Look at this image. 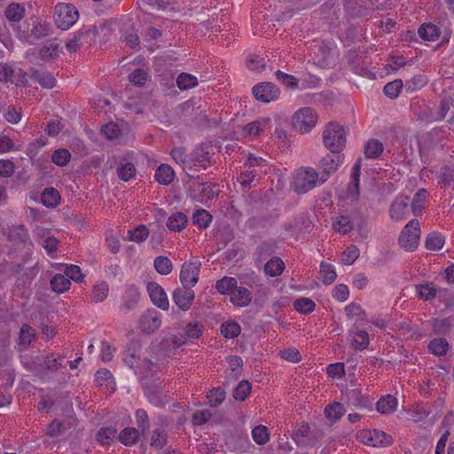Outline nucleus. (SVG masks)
Segmentation results:
<instances>
[{"label": "nucleus", "mask_w": 454, "mask_h": 454, "mask_svg": "<svg viewBox=\"0 0 454 454\" xmlns=\"http://www.w3.org/2000/svg\"><path fill=\"white\" fill-rule=\"evenodd\" d=\"M346 136L347 132L343 126L331 121L323 131L324 145L332 153H340L346 145Z\"/></svg>", "instance_id": "f257e3e1"}, {"label": "nucleus", "mask_w": 454, "mask_h": 454, "mask_svg": "<svg viewBox=\"0 0 454 454\" xmlns=\"http://www.w3.org/2000/svg\"><path fill=\"white\" fill-rule=\"evenodd\" d=\"M320 181L318 173L310 167L299 168L294 177V190L297 193H306Z\"/></svg>", "instance_id": "f03ea898"}, {"label": "nucleus", "mask_w": 454, "mask_h": 454, "mask_svg": "<svg viewBox=\"0 0 454 454\" xmlns=\"http://www.w3.org/2000/svg\"><path fill=\"white\" fill-rule=\"evenodd\" d=\"M78 17V11L73 4H59L55 6L54 21L57 27L62 30H67L72 27Z\"/></svg>", "instance_id": "7ed1b4c3"}, {"label": "nucleus", "mask_w": 454, "mask_h": 454, "mask_svg": "<svg viewBox=\"0 0 454 454\" xmlns=\"http://www.w3.org/2000/svg\"><path fill=\"white\" fill-rule=\"evenodd\" d=\"M419 237V223L417 219H412L401 231L398 241L400 246L406 251H413L418 247Z\"/></svg>", "instance_id": "20e7f679"}, {"label": "nucleus", "mask_w": 454, "mask_h": 454, "mask_svg": "<svg viewBox=\"0 0 454 454\" xmlns=\"http://www.w3.org/2000/svg\"><path fill=\"white\" fill-rule=\"evenodd\" d=\"M317 121L316 112L310 107H304L298 110L293 119V124L296 130L301 133H308L315 127Z\"/></svg>", "instance_id": "39448f33"}, {"label": "nucleus", "mask_w": 454, "mask_h": 454, "mask_svg": "<svg viewBox=\"0 0 454 454\" xmlns=\"http://www.w3.org/2000/svg\"><path fill=\"white\" fill-rule=\"evenodd\" d=\"M200 262L190 261L183 263L180 270V281L185 287H193L199 281Z\"/></svg>", "instance_id": "423d86ee"}, {"label": "nucleus", "mask_w": 454, "mask_h": 454, "mask_svg": "<svg viewBox=\"0 0 454 454\" xmlns=\"http://www.w3.org/2000/svg\"><path fill=\"white\" fill-rule=\"evenodd\" d=\"M161 325L160 313L156 309H147L138 320V327L143 333L151 334Z\"/></svg>", "instance_id": "0eeeda50"}, {"label": "nucleus", "mask_w": 454, "mask_h": 454, "mask_svg": "<svg viewBox=\"0 0 454 454\" xmlns=\"http://www.w3.org/2000/svg\"><path fill=\"white\" fill-rule=\"evenodd\" d=\"M212 150L213 147L209 144L203 143L197 146L190 154L191 168L198 166L206 168L210 166L212 164Z\"/></svg>", "instance_id": "6e6552de"}, {"label": "nucleus", "mask_w": 454, "mask_h": 454, "mask_svg": "<svg viewBox=\"0 0 454 454\" xmlns=\"http://www.w3.org/2000/svg\"><path fill=\"white\" fill-rule=\"evenodd\" d=\"M342 160L343 156L339 153L326 154L320 160L318 168L321 170V184L326 182L329 176L338 169Z\"/></svg>", "instance_id": "1a4fd4ad"}, {"label": "nucleus", "mask_w": 454, "mask_h": 454, "mask_svg": "<svg viewBox=\"0 0 454 454\" xmlns=\"http://www.w3.org/2000/svg\"><path fill=\"white\" fill-rule=\"evenodd\" d=\"M192 288L182 286L176 288L172 294L173 301L182 311L189 310L193 303L195 293Z\"/></svg>", "instance_id": "9d476101"}, {"label": "nucleus", "mask_w": 454, "mask_h": 454, "mask_svg": "<svg viewBox=\"0 0 454 454\" xmlns=\"http://www.w3.org/2000/svg\"><path fill=\"white\" fill-rule=\"evenodd\" d=\"M253 95L254 98L263 103H269L278 98L279 90L271 82H261L253 88Z\"/></svg>", "instance_id": "9b49d317"}, {"label": "nucleus", "mask_w": 454, "mask_h": 454, "mask_svg": "<svg viewBox=\"0 0 454 454\" xmlns=\"http://www.w3.org/2000/svg\"><path fill=\"white\" fill-rule=\"evenodd\" d=\"M97 35V27L90 26L85 30L77 32L74 37L66 43V47L70 52H75L82 45L89 43L88 38L92 40Z\"/></svg>", "instance_id": "f8f14e48"}, {"label": "nucleus", "mask_w": 454, "mask_h": 454, "mask_svg": "<svg viewBox=\"0 0 454 454\" xmlns=\"http://www.w3.org/2000/svg\"><path fill=\"white\" fill-rule=\"evenodd\" d=\"M147 292L153 303L162 310H168L169 301L164 289L156 282L147 284Z\"/></svg>", "instance_id": "ddd939ff"}, {"label": "nucleus", "mask_w": 454, "mask_h": 454, "mask_svg": "<svg viewBox=\"0 0 454 454\" xmlns=\"http://www.w3.org/2000/svg\"><path fill=\"white\" fill-rule=\"evenodd\" d=\"M293 440L299 446H312L316 444L318 441L317 437L311 435V430L309 426L307 423H301L299 427L294 431L292 434Z\"/></svg>", "instance_id": "4468645a"}, {"label": "nucleus", "mask_w": 454, "mask_h": 454, "mask_svg": "<svg viewBox=\"0 0 454 454\" xmlns=\"http://www.w3.org/2000/svg\"><path fill=\"white\" fill-rule=\"evenodd\" d=\"M364 442L373 447L387 446L392 442V437L383 431L373 430L361 433Z\"/></svg>", "instance_id": "2eb2a0df"}, {"label": "nucleus", "mask_w": 454, "mask_h": 454, "mask_svg": "<svg viewBox=\"0 0 454 454\" xmlns=\"http://www.w3.org/2000/svg\"><path fill=\"white\" fill-rule=\"evenodd\" d=\"M409 201L407 196H398L391 204L390 216L395 221L404 219L409 215Z\"/></svg>", "instance_id": "dca6fc26"}, {"label": "nucleus", "mask_w": 454, "mask_h": 454, "mask_svg": "<svg viewBox=\"0 0 454 454\" xmlns=\"http://www.w3.org/2000/svg\"><path fill=\"white\" fill-rule=\"evenodd\" d=\"M140 345L131 341L123 353V361L130 368L137 367L140 362Z\"/></svg>", "instance_id": "f3484780"}, {"label": "nucleus", "mask_w": 454, "mask_h": 454, "mask_svg": "<svg viewBox=\"0 0 454 454\" xmlns=\"http://www.w3.org/2000/svg\"><path fill=\"white\" fill-rule=\"evenodd\" d=\"M35 340V331L28 325H23L20 330L18 345L20 350L27 349Z\"/></svg>", "instance_id": "a211bd4d"}, {"label": "nucleus", "mask_w": 454, "mask_h": 454, "mask_svg": "<svg viewBox=\"0 0 454 454\" xmlns=\"http://www.w3.org/2000/svg\"><path fill=\"white\" fill-rule=\"evenodd\" d=\"M252 298V293L243 286H236L231 295V302L239 307L247 306L251 302Z\"/></svg>", "instance_id": "6ab92c4d"}, {"label": "nucleus", "mask_w": 454, "mask_h": 454, "mask_svg": "<svg viewBox=\"0 0 454 454\" xmlns=\"http://www.w3.org/2000/svg\"><path fill=\"white\" fill-rule=\"evenodd\" d=\"M139 299L140 293L138 288L136 286L131 285L128 286L127 289L125 290V294L122 297L121 306L125 310H131L135 309Z\"/></svg>", "instance_id": "aec40b11"}, {"label": "nucleus", "mask_w": 454, "mask_h": 454, "mask_svg": "<svg viewBox=\"0 0 454 454\" xmlns=\"http://www.w3.org/2000/svg\"><path fill=\"white\" fill-rule=\"evenodd\" d=\"M396 407L397 399L391 395H387L381 397L376 403L377 411L384 415L394 413L396 411Z\"/></svg>", "instance_id": "412c9836"}, {"label": "nucleus", "mask_w": 454, "mask_h": 454, "mask_svg": "<svg viewBox=\"0 0 454 454\" xmlns=\"http://www.w3.org/2000/svg\"><path fill=\"white\" fill-rule=\"evenodd\" d=\"M270 119L269 118L259 119L247 124L243 128V132L246 136L257 137L264 131V129L270 125Z\"/></svg>", "instance_id": "4be33fe9"}, {"label": "nucleus", "mask_w": 454, "mask_h": 454, "mask_svg": "<svg viewBox=\"0 0 454 454\" xmlns=\"http://www.w3.org/2000/svg\"><path fill=\"white\" fill-rule=\"evenodd\" d=\"M416 293L419 299L428 301L434 299L441 289L436 288L433 283L419 284L415 286Z\"/></svg>", "instance_id": "5701e85b"}, {"label": "nucleus", "mask_w": 454, "mask_h": 454, "mask_svg": "<svg viewBox=\"0 0 454 454\" xmlns=\"http://www.w3.org/2000/svg\"><path fill=\"white\" fill-rule=\"evenodd\" d=\"M60 201L59 191L53 187H48L43 190L41 195V202L47 207H56Z\"/></svg>", "instance_id": "b1692460"}, {"label": "nucleus", "mask_w": 454, "mask_h": 454, "mask_svg": "<svg viewBox=\"0 0 454 454\" xmlns=\"http://www.w3.org/2000/svg\"><path fill=\"white\" fill-rule=\"evenodd\" d=\"M188 218L185 214L182 212H176L172 214L168 221L167 227L171 231H181L186 226Z\"/></svg>", "instance_id": "393cba45"}, {"label": "nucleus", "mask_w": 454, "mask_h": 454, "mask_svg": "<svg viewBox=\"0 0 454 454\" xmlns=\"http://www.w3.org/2000/svg\"><path fill=\"white\" fill-rule=\"evenodd\" d=\"M31 77L46 89H52L56 85V79L47 71L33 69L31 71Z\"/></svg>", "instance_id": "a878e982"}, {"label": "nucleus", "mask_w": 454, "mask_h": 454, "mask_svg": "<svg viewBox=\"0 0 454 454\" xmlns=\"http://www.w3.org/2000/svg\"><path fill=\"white\" fill-rule=\"evenodd\" d=\"M175 173L172 168L167 164H161L155 171L154 177L158 183L163 185L169 184L174 180Z\"/></svg>", "instance_id": "bb28decb"}, {"label": "nucleus", "mask_w": 454, "mask_h": 454, "mask_svg": "<svg viewBox=\"0 0 454 454\" xmlns=\"http://www.w3.org/2000/svg\"><path fill=\"white\" fill-rule=\"evenodd\" d=\"M333 228L340 233L346 234L354 229V223L349 215H340L333 220Z\"/></svg>", "instance_id": "cd10ccee"}, {"label": "nucleus", "mask_w": 454, "mask_h": 454, "mask_svg": "<svg viewBox=\"0 0 454 454\" xmlns=\"http://www.w3.org/2000/svg\"><path fill=\"white\" fill-rule=\"evenodd\" d=\"M350 403L358 408H369L372 402L368 396L364 395L359 389H352L348 394Z\"/></svg>", "instance_id": "c85d7f7f"}, {"label": "nucleus", "mask_w": 454, "mask_h": 454, "mask_svg": "<svg viewBox=\"0 0 454 454\" xmlns=\"http://www.w3.org/2000/svg\"><path fill=\"white\" fill-rule=\"evenodd\" d=\"M383 144L377 139H370L364 146V155L368 159H377L383 153Z\"/></svg>", "instance_id": "c756f323"}, {"label": "nucleus", "mask_w": 454, "mask_h": 454, "mask_svg": "<svg viewBox=\"0 0 454 454\" xmlns=\"http://www.w3.org/2000/svg\"><path fill=\"white\" fill-rule=\"evenodd\" d=\"M444 243V237L438 231H433L427 235L425 241V247L427 250L436 251L442 248Z\"/></svg>", "instance_id": "7c9ffc66"}, {"label": "nucleus", "mask_w": 454, "mask_h": 454, "mask_svg": "<svg viewBox=\"0 0 454 454\" xmlns=\"http://www.w3.org/2000/svg\"><path fill=\"white\" fill-rule=\"evenodd\" d=\"M346 412V410L340 403L335 402L325 408L324 413L327 419L336 422L338 421Z\"/></svg>", "instance_id": "2f4dec72"}, {"label": "nucleus", "mask_w": 454, "mask_h": 454, "mask_svg": "<svg viewBox=\"0 0 454 454\" xmlns=\"http://www.w3.org/2000/svg\"><path fill=\"white\" fill-rule=\"evenodd\" d=\"M4 14L8 20L18 22L24 17L25 8L20 4L12 3L7 6Z\"/></svg>", "instance_id": "473e14b6"}, {"label": "nucleus", "mask_w": 454, "mask_h": 454, "mask_svg": "<svg viewBox=\"0 0 454 454\" xmlns=\"http://www.w3.org/2000/svg\"><path fill=\"white\" fill-rule=\"evenodd\" d=\"M284 269V262L278 257H274L270 259L264 265V271L266 275H269L270 277L279 276L283 272Z\"/></svg>", "instance_id": "72a5a7b5"}, {"label": "nucleus", "mask_w": 454, "mask_h": 454, "mask_svg": "<svg viewBox=\"0 0 454 454\" xmlns=\"http://www.w3.org/2000/svg\"><path fill=\"white\" fill-rule=\"evenodd\" d=\"M347 317L355 320L356 323H363L366 320V314L361 306L356 303H350L345 308Z\"/></svg>", "instance_id": "f704fd0d"}, {"label": "nucleus", "mask_w": 454, "mask_h": 454, "mask_svg": "<svg viewBox=\"0 0 454 454\" xmlns=\"http://www.w3.org/2000/svg\"><path fill=\"white\" fill-rule=\"evenodd\" d=\"M449 343L443 338H435L428 343V349L435 356H444L449 349Z\"/></svg>", "instance_id": "c9c22d12"}, {"label": "nucleus", "mask_w": 454, "mask_h": 454, "mask_svg": "<svg viewBox=\"0 0 454 454\" xmlns=\"http://www.w3.org/2000/svg\"><path fill=\"white\" fill-rule=\"evenodd\" d=\"M237 286V280L231 277H224L215 283L216 290L222 294H231Z\"/></svg>", "instance_id": "e433bc0d"}, {"label": "nucleus", "mask_w": 454, "mask_h": 454, "mask_svg": "<svg viewBox=\"0 0 454 454\" xmlns=\"http://www.w3.org/2000/svg\"><path fill=\"white\" fill-rule=\"evenodd\" d=\"M71 282L66 275L56 274L51 279V286L54 292L61 294L67 291L70 287Z\"/></svg>", "instance_id": "4c0bfd02"}, {"label": "nucleus", "mask_w": 454, "mask_h": 454, "mask_svg": "<svg viewBox=\"0 0 454 454\" xmlns=\"http://www.w3.org/2000/svg\"><path fill=\"white\" fill-rule=\"evenodd\" d=\"M139 438V432L134 427H126L119 434V440L126 446H131Z\"/></svg>", "instance_id": "58836bf2"}, {"label": "nucleus", "mask_w": 454, "mask_h": 454, "mask_svg": "<svg viewBox=\"0 0 454 454\" xmlns=\"http://www.w3.org/2000/svg\"><path fill=\"white\" fill-rule=\"evenodd\" d=\"M117 437V430L112 427H103L97 433V440L102 445H110Z\"/></svg>", "instance_id": "ea45409f"}, {"label": "nucleus", "mask_w": 454, "mask_h": 454, "mask_svg": "<svg viewBox=\"0 0 454 454\" xmlns=\"http://www.w3.org/2000/svg\"><path fill=\"white\" fill-rule=\"evenodd\" d=\"M419 35L426 41H434L439 37V28L433 24L422 25L418 30Z\"/></svg>", "instance_id": "a19ab883"}, {"label": "nucleus", "mask_w": 454, "mask_h": 454, "mask_svg": "<svg viewBox=\"0 0 454 454\" xmlns=\"http://www.w3.org/2000/svg\"><path fill=\"white\" fill-rule=\"evenodd\" d=\"M212 221V215L205 209H199L193 213L192 223L201 229L208 227Z\"/></svg>", "instance_id": "79ce46f5"}, {"label": "nucleus", "mask_w": 454, "mask_h": 454, "mask_svg": "<svg viewBox=\"0 0 454 454\" xmlns=\"http://www.w3.org/2000/svg\"><path fill=\"white\" fill-rule=\"evenodd\" d=\"M59 44L56 43H50L45 44L40 50V57L43 61H48L51 59H55L59 57Z\"/></svg>", "instance_id": "37998d69"}, {"label": "nucleus", "mask_w": 454, "mask_h": 454, "mask_svg": "<svg viewBox=\"0 0 454 454\" xmlns=\"http://www.w3.org/2000/svg\"><path fill=\"white\" fill-rule=\"evenodd\" d=\"M153 264L156 271L160 275H168L173 270L171 261L166 256H157Z\"/></svg>", "instance_id": "c03bdc74"}, {"label": "nucleus", "mask_w": 454, "mask_h": 454, "mask_svg": "<svg viewBox=\"0 0 454 454\" xmlns=\"http://www.w3.org/2000/svg\"><path fill=\"white\" fill-rule=\"evenodd\" d=\"M109 287L106 282L102 281L93 286L91 299L94 302L103 301L108 295Z\"/></svg>", "instance_id": "a18cd8bd"}, {"label": "nucleus", "mask_w": 454, "mask_h": 454, "mask_svg": "<svg viewBox=\"0 0 454 454\" xmlns=\"http://www.w3.org/2000/svg\"><path fill=\"white\" fill-rule=\"evenodd\" d=\"M197 84V78L187 73H182L176 78V85L182 90L192 89Z\"/></svg>", "instance_id": "49530a36"}, {"label": "nucleus", "mask_w": 454, "mask_h": 454, "mask_svg": "<svg viewBox=\"0 0 454 454\" xmlns=\"http://www.w3.org/2000/svg\"><path fill=\"white\" fill-rule=\"evenodd\" d=\"M137 170L133 163L126 162L124 164H121L117 168V175L120 179L122 181L128 182L130 179L134 178L136 176Z\"/></svg>", "instance_id": "de8ad7c7"}, {"label": "nucleus", "mask_w": 454, "mask_h": 454, "mask_svg": "<svg viewBox=\"0 0 454 454\" xmlns=\"http://www.w3.org/2000/svg\"><path fill=\"white\" fill-rule=\"evenodd\" d=\"M149 236V230L148 228L141 224L138 227L128 231V238L129 240L140 243L145 241Z\"/></svg>", "instance_id": "09e8293b"}, {"label": "nucleus", "mask_w": 454, "mask_h": 454, "mask_svg": "<svg viewBox=\"0 0 454 454\" xmlns=\"http://www.w3.org/2000/svg\"><path fill=\"white\" fill-rule=\"evenodd\" d=\"M427 195L428 193L425 189H419L415 193L411 202V209L414 215H418L422 211L423 202L427 199Z\"/></svg>", "instance_id": "8fccbe9b"}, {"label": "nucleus", "mask_w": 454, "mask_h": 454, "mask_svg": "<svg viewBox=\"0 0 454 454\" xmlns=\"http://www.w3.org/2000/svg\"><path fill=\"white\" fill-rule=\"evenodd\" d=\"M252 437L254 441L259 444H265L270 439L268 428L265 426H257L252 430Z\"/></svg>", "instance_id": "3c124183"}, {"label": "nucleus", "mask_w": 454, "mask_h": 454, "mask_svg": "<svg viewBox=\"0 0 454 454\" xmlns=\"http://www.w3.org/2000/svg\"><path fill=\"white\" fill-rule=\"evenodd\" d=\"M315 302L309 298H299L294 302V308L300 313L309 314L315 309Z\"/></svg>", "instance_id": "603ef678"}, {"label": "nucleus", "mask_w": 454, "mask_h": 454, "mask_svg": "<svg viewBox=\"0 0 454 454\" xmlns=\"http://www.w3.org/2000/svg\"><path fill=\"white\" fill-rule=\"evenodd\" d=\"M225 396L226 393L221 387L213 388L207 395L209 405L212 407H217L220 405L224 401Z\"/></svg>", "instance_id": "864d4df0"}, {"label": "nucleus", "mask_w": 454, "mask_h": 454, "mask_svg": "<svg viewBox=\"0 0 454 454\" xmlns=\"http://www.w3.org/2000/svg\"><path fill=\"white\" fill-rule=\"evenodd\" d=\"M71 159V153L68 150L64 148H59L51 155V160L58 166L64 167L66 166Z\"/></svg>", "instance_id": "5fc2aeb1"}, {"label": "nucleus", "mask_w": 454, "mask_h": 454, "mask_svg": "<svg viewBox=\"0 0 454 454\" xmlns=\"http://www.w3.org/2000/svg\"><path fill=\"white\" fill-rule=\"evenodd\" d=\"M251 392V384L247 380H241L233 392V397L237 401H244Z\"/></svg>", "instance_id": "6e6d98bb"}, {"label": "nucleus", "mask_w": 454, "mask_h": 454, "mask_svg": "<svg viewBox=\"0 0 454 454\" xmlns=\"http://www.w3.org/2000/svg\"><path fill=\"white\" fill-rule=\"evenodd\" d=\"M403 86V81L401 79H396L385 85L384 93L390 98H395L398 97Z\"/></svg>", "instance_id": "4d7b16f0"}, {"label": "nucleus", "mask_w": 454, "mask_h": 454, "mask_svg": "<svg viewBox=\"0 0 454 454\" xmlns=\"http://www.w3.org/2000/svg\"><path fill=\"white\" fill-rule=\"evenodd\" d=\"M221 333L227 339H234L240 333V326L235 322L224 323L221 325Z\"/></svg>", "instance_id": "13d9d810"}, {"label": "nucleus", "mask_w": 454, "mask_h": 454, "mask_svg": "<svg viewBox=\"0 0 454 454\" xmlns=\"http://www.w3.org/2000/svg\"><path fill=\"white\" fill-rule=\"evenodd\" d=\"M171 156L184 169L192 168L191 164H189L190 155L188 157L185 155L184 148H174L171 152Z\"/></svg>", "instance_id": "bf43d9fd"}, {"label": "nucleus", "mask_w": 454, "mask_h": 454, "mask_svg": "<svg viewBox=\"0 0 454 454\" xmlns=\"http://www.w3.org/2000/svg\"><path fill=\"white\" fill-rule=\"evenodd\" d=\"M204 331V326L199 322L189 323L184 327V333L187 338L199 339Z\"/></svg>", "instance_id": "052dcab7"}, {"label": "nucleus", "mask_w": 454, "mask_h": 454, "mask_svg": "<svg viewBox=\"0 0 454 454\" xmlns=\"http://www.w3.org/2000/svg\"><path fill=\"white\" fill-rule=\"evenodd\" d=\"M44 365L48 372H54L59 368L64 367L59 355L50 354L46 356Z\"/></svg>", "instance_id": "680f3d73"}, {"label": "nucleus", "mask_w": 454, "mask_h": 454, "mask_svg": "<svg viewBox=\"0 0 454 454\" xmlns=\"http://www.w3.org/2000/svg\"><path fill=\"white\" fill-rule=\"evenodd\" d=\"M356 338L354 339L352 345L356 349L363 350L365 349L369 343V336L365 331H357L355 333Z\"/></svg>", "instance_id": "e2e57ef3"}, {"label": "nucleus", "mask_w": 454, "mask_h": 454, "mask_svg": "<svg viewBox=\"0 0 454 454\" xmlns=\"http://www.w3.org/2000/svg\"><path fill=\"white\" fill-rule=\"evenodd\" d=\"M321 273L323 275V282L325 285H330L334 282L337 275L331 264L321 262Z\"/></svg>", "instance_id": "0e129e2a"}, {"label": "nucleus", "mask_w": 454, "mask_h": 454, "mask_svg": "<svg viewBox=\"0 0 454 454\" xmlns=\"http://www.w3.org/2000/svg\"><path fill=\"white\" fill-rule=\"evenodd\" d=\"M275 252V246L270 242H262L257 247L256 254L259 260L264 261Z\"/></svg>", "instance_id": "69168bd1"}, {"label": "nucleus", "mask_w": 454, "mask_h": 454, "mask_svg": "<svg viewBox=\"0 0 454 454\" xmlns=\"http://www.w3.org/2000/svg\"><path fill=\"white\" fill-rule=\"evenodd\" d=\"M167 443V433L161 430L153 431L151 436V446L156 449H162Z\"/></svg>", "instance_id": "338daca9"}, {"label": "nucleus", "mask_w": 454, "mask_h": 454, "mask_svg": "<svg viewBox=\"0 0 454 454\" xmlns=\"http://www.w3.org/2000/svg\"><path fill=\"white\" fill-rule=\"evenodd\" d=\"M148 78V74L141 69L137 68L129 75V80L136 86H143Z\"/></svg>", "instance_id": "774afa93"}]
</instances>
